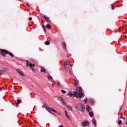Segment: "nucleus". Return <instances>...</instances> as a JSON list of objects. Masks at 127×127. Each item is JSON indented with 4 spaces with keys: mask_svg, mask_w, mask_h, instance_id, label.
<instances>
[{
    "mask_svg": "<svg viewBox=\"0 0 127 127\" xmlns=\"http://www.w3.org/2000/svg\"><path fill=\"white\" fill-rule=\"evenodd\" d=\"M91 108L90 107V106L89 105H87L86 106V111H87L88 112H90L91 110Z\"/></svg>",
    "mask_w": 127,
    "mask_h": 127,
    "instance_id": "18",
    "label": "nucleus"
},
{
    "mask_svg": "<svg viewBox=\"0 0 127 127\" xmlns=\"http://www.w3.org/2000/svg\"><path fill=\"white\" fill-rule=\"evenodd\" d=\"M46 110L48 111L49 113H51V114H52V115H54L53 113H55V114H57V115H59L60 116L61 115V113L57 112V111H56L55 109H54L53 108L46 107ZM51 112H53V113Z\"/></svg>",
    "mask_w": 127,
    "mask_h": 127,
    "instance_id": "4",
    "label": "nucleus"
},
{
    "mask_svg": "<svg viewBox=\"0 0 127 127\" xmlns=\"http://www.w3.org/2000/svg\"><path fill=\"white\" fill-rule=\"evenodd\" d=\"M21 100L18 99L17 100V104H21Z\"/></svg>",
    "mask_w": 127,
    "mask_h": 127,
    "instance_id": "25",
    "label": "nucleus"
},
{
    "mask_svg": "<svg viewBox=\"0 0 127 127\" xmlns=\"http://www.w3.org/2000/svg\"><path fill=\"white\" fill-rule=\"evenodd\" d=\"M61 92L63 94H66V91L64 90H62Z\"/></svg>",
    "mask_w": 127,
    "mask_h": 127,
    "instance_id": "26",
    "label": "nucleus"
},
{
    "mask_svg": "<svg viewBox=\"0 0 127 127\" xmlns=\"http://www.w3.org/2000/svg\"><path fill=\"white\" fill-rule=\"evenodd\" d=\"M7 71H9V69L7 67H3L1 69H0V74H2V75H4L5 72H7Z\"/></svg>",
    "mask_w": 127,
    "mask_h": 127,
    "instance_id": "6",
    "label": "nucleus"
},
{
    "mask_svg": "<svg viewBox=\"0 0 127 127\" xmlns=\"http://www.w3.org/2000/svg\"><path fill=\"white\" fill-rule=\"evenodd\" d=\"M76 91L79 92V93H81L83 92V89H82L81 87H77L76 89Z\"/></svg>",
    "mask_w": 127,
    "mask_h": 127,
    "instance_id": "11",
    "label": "nucleus"
},
{
    "mask_svg": "<svg viewBox=\"0 0 127 127\" xmlns=\"http://www.w3.org/2000/svg\"><path fill=\"white\" fill-rule=\"evenodd\" d=\"M69 71V74H70V75H72V73L71 72V70L68 69Z\"/></svg>",
    "mask_w": 127,
    "mask_h": 127,
    "instance_id": "31",
    "label": "nucleus"
},
{
    "mask_svg": "<svg viewBox=\"0 0 127 127\" xmlns=\"http://www.w3.org/2000/svg\"><path fill=\"white\" fill-rule=\"evenodd\" d=\"M32 71H35V68H32Z\"/></svg>",
    "mask_w": 127,
    "mask_h": 127,
    "instance_id": "36",
    "label": "nucleus"
},
{
    "mask_svg": "<svg viewBox=\"0 0 127 127\" xmlns=\"http://www.w3.org/2000/svg\"><path fill=\"white\" fill-rule=\"evenodd\" d=\"M74 87H76L78 86V80H74Z\"/></svg>",
    "mask_w": 127,
    "mask_h": 127,
    "instance_id": "17",
    "label": "nucleus"
},
{
    "mask_svg": "<svg viewBox=\"0 0 127 127\" xmlns=\"http://www.w3.org/2000/svg\"><path fill=\"white\" fill-rule=\"evenodd\" d=\"M69 66H71L72 67V66H73V64H69Z\"/></svg>",
    "mask_w": 127,
    "mask_h": 127,
    "instance_id": "38",
    "label": "nucleus"
},
{
    "mask_svg": "<svg viewBox=\"0 0 127 127\" xmlns=\"http://www.w3.org/2000/svg\"><path fill=\"white\" fill-rule=\"evenodd\" d=\"M122 120H120L119 122H118V125H119V126H121V125H122Z\"/></svg>",
    "mask_w": 127,
    "mask_h": 127,
    "instance_id": "27",
    "label": "nucleus"
},
{
    "mask_svg": "<svg viewBox=\"0 0 127 127\" xmlns=\"http://www.w3.org/2000/svg\"><path fill=\"white\" fill-rule=\"evenodd\" d=\"M46 27H47V28H48V29H51V25H50V24H48L46 25Z\"/></svg>",
    "mask_w": 127,
    "mask_h": 127,
    "instance_id": "22",
    "label": "nucleus"
},
{
    "mask_svg": "<svg viewBox=\"0 0 127 127\" xmlns=\"http://www.w3.org/2000/svg\"><path fill=\"white\" fill-rule=\"evenodd\" d=\"M59 101H60V102L62 103V104H63V105H64L66 106V107L67 108L68 110H69V111H71L72 112V111H73V109L72 108V107L69 105H66V102H65L64 101V100L63 99V98L62 97H59Z\"/></svg>",
    "mask_w": 127,
    "mask_h": 127,
    "instance_id": "3",
    "label": "nucleus"
},
{
    "mask_svg": "<svg viewBox=\"0 0 127 127\" xmlns=\"http://www.w3.org/2000/svg\"><path fill=\"white\" fill-rule=\"evenodd\" d=\"M42 26L43 27V29H44V31H45V32H46V28L45 27V26H44V24H42Z\"/></svg>",
    "mask_w": 127,
    "mask_h": 127,
    "instance_id": "23",
    "label": "nucleus"
},
{
    "mask_svg": "<svg viewBox=\"0 0 127 127\" xmlns=\"http://www.w3.org/2000/svg\"><path fill=\"white\" fill-rule=\"evenodd\" d=\"M57 85L58 87H61V83H60L58 80L57 81Z\"/></svg>",
    "mask_w": 127,
    "mask_h": 127,
    "instance_id": "20",
    "label": "nucleus"
},
{
    "mask_svg": "<svg viewBox=\"0 0 127 127\" xmlns=\"http://www.w3.org/2000/svg\"><path fill=\"white\" fill-rule=\"evenodd\" d=\"M89 115L91 118H93L94 117V113H93V112H89Z\"/></svg>",
    "mask_w": 127,
    "mask_h": 127,
    "instance_id": "19",
    "label": "nucleus"
},
{
    "mask_svg": "<svg viewBox=\"0 0 127 127\" xmlns=\"http://www.w3.org/2000/svg\"><path fill=\"white\" fill-rule=\"evenodd\" d=\"M92 124H93V125H94V126L96 127V126H97V123H96V121L95 120V119H92Z\"/></svg>",
    "mask_w": 127,
    "mask_h": 127,
    "instance_id": "21",
    "label": "nucleus"
},
{
    "mask_svg": "<svg viewBox=\"0 0 127 127\" xmlns=\"http://www.w3.org/2000/svg\"><path fill=\"white\" fill-rule=\"evenodd\" d=\"M120 119H123V120H126V118H125L123 116H121L120 117Z\"/></svg>",
    "mask_w": 127,
    "mask_h": 127,
    "instance_id": "30",
    "label": "nucleus"
},
{
    "mask_svg": "<svg viewBox=\"0 0 127 127\" xmlns=\"http://www.w3.org/2000/svg\"><path fill=\"white\" fill-rule=\"evenodd\" d=\"M68 65H70V62H69V60H67L64 64L65 68H67V66H68Z\"/></svg>",
    "mask_w": 127,
    "mask_h": 127,
    "instance_id": "9",
    "label": "nucleus"
},
{
    "mask_svg": "<svg viewBox=\"0 0 127 127\" xmlns=\"http://www.w3.org/2000/svg\"><path fill=\"white\" fill-rule=\"evenodd\" d=\"M41 72H43V73H46V69L44 67H41Z\"/></svg>",
    "mask_w": 127,
    "mask_h": 127,
    "instance_id": "14",
    "label": "nucleus"
},
{
    "mask_svg": "<svg viewBox=\"0 0 127 127\" xmlns=\"http://www.w3.org/2000/svg\"><path fill=\"white\" fill-rule=\"evenodd\" d=\"M0 54L2 56H3V57H6V54H8V55H9V56H10L11 57H13V56H14V55H13V54L4 49H1V52L0 53Z\"/></svg>",
    "mask_w": 127,
    "mask_h": 127,
    "instance_id": "1",
    "label": "nucleus"
},
{
    "mask_svg": "<svg viewBox=\"0 0 127 127\" xmlns=\"http://www.w3.org/2000/svg\"><path fill=\"white\" fill-rule=\"evenodd\" d=\"M26 63L27 67H28V66H29L30 68H32L33 67H34V66H35V64H31L30 62H29L28 61H26Z\"/></svg>",
    "mask_w": 127,
    "mask_h": 127,
    "instance_id": "7",
    "label": "nucleus"
},
{
    "mask_svg": "<svg viewBox=\"0 0 127 127\" xmlns=\"http://www.w3.org/2000/svg\"><path fill=\"white\" fill-rule=\"evenodd\" d=\"M66 117L67 118V119H69V120H70V116H69L68 115H67L66 116Z\"/></svg>",
    "mask_w": 127,
    "mask_h": 127,
    "instance_id": "32",
    "label": "nucleus"
},
{
    "mask_svg": "<svg viewBox=\"0 0 127 127\" xmlns=\"http://www.w3.org/2000/svg\"><path fill=\"white\" fill-rule=\"evenodd\" d=\"M111 8L112 9H113V10H114V9H115V6L113 5V4H111Z\"/></svg>",
    "mask_w": 127,
    "mask_h": 127,
    "instance_id": "29",
    "label": "nucleus"
},
{
    "mask_svg": "<svg viewBox=\"0 0 127 127\" xmlns=\"http://www.w3.org/2000/svg\"><path fill=\"white\" fill-rule=\"evenodd\" d=\"M16 71L18 72V73H19V74H20L21 76H24V74H23V72H22V71H21L20 69H16Z\"/></svg>",
    "mask_w": 127,
    "mask_h": 127,
    "instance_id": "12",
    "label": "nucleus"
},
{
    "mask_svg": "<svg viewBox=\"0 0 127 127\" xmlns=\"http://www.w3.org/2000/svg\"><path fill=\"white\" fill-rule=\"evenodd\" d=\"M69 96L70 97H72V96H74L75 98H79V96H78V92L76 91L72 92V91H69Z\"/></svg>",
    "mask_w": 127,
    "mask_h": 127,
    "instance_id": "5",
    "label": "nucleus"
},
{
    "mask_svg": "<svg viewBox=\"0 0 127 127\" xmlns=\"http://www.w3.org/2000/svg\"><path fill=\"white\" fill-rule=\"evenodd\" d=\"M29 20H30V21L32 20V18L29 17Z\"/></svg>",
    "mask_w": 127,
    "mask_h": 127,
    "instance_id": "34",
    "label": "nucleus"
},
{
    "mask_svg": "<svg viewBox=\"0 0 127 127\" xmlns=\"http://www.w3.org/2000/svg\"><path fill=\"white\" fill-rule=\"evenodd\" d=\"M2 90V88L1 87H0V91H1Z\"/></svg>",
    "mask_w": 127,
    "mask_h": 127,
    "instance_id": "37",
    "label": "nucleus"
},
{
    "mask_svg": "<svg viewBox=\"0 0 127 127\" xmlns=\"http://www.w3.org/2000/svg\"><path fill=\"white\" fill-rule=\"evenodd\" d=\"M26 5H27V6H29V4H28V3H27Z\"/></svg>",
    "mask_w": 127,
    "mask_h": 127,
    "instance_id": "35",
    "label": "nucleus"
},
{
    "mask_svg": "<svg viewBox=\"0 0 127 127\" xmlns=\"http://www.w3.org/2000/svg\"><path fill=\"white\" fill-rule=\"evenodd\" d=\"M48 79L49 81H50L51 82H52L53 81V78L50 75H48Z\"/></svg>",
    "mask_w": 127,
    "mask_h": 127,
    "instance_id": "15",
    "label": "nucleus"
},
{
    "mask_svg": "<svg viewBox=\"0 0 127 127\" xmlns=\"http://www.w3.org/2000/svg\"><path fill=\"white\" fill-rule=\"evenodd\" d=\"M84 102H85V103H87V102H88V99H86L84 100Z\"/></svg>",
    "mask_w": 127,
    "mask_h": 127,
    "instance_id": "33",
    "label": "nucleus"
},
{
    "mask_svg": "<svg viewBox=\"0 0 127 127\" xmlns=\"http://www.w3.org/2000/svg\"><path fill=\"white\" fill-rule=\"evenodd\" d=\"M0 52H1V50H0Z\"/></svg>",
    "mask_w": 127,
    "mask_h": 127,
    "instance_id": "42",
    "label": "nucleus"
},
{
    "mask_svg": "<svg viewBox=\"0 0 127 127\" xmlns=\"http://www.w3.org/2000/svg\"><path fill=\"white\" fill-rule=\"evenodd\" d=\"M44 107H46V108H48V107H47V105L46 104V103H44Z\"/></svg>",
    "mask_w": 127,
    "mask_h": 127,
    "instance_id": "28",
    "label": "nucleus"
},
{
    "mask_svg": "<svg viewBox=\"0 0 127 127\" xmlns=\"http://www.w3.org/2000/svg\"><path fill=\"white\" fill-rule=\"evenodd\" d=\"M45 45H50V42L49 41H47L45 42Z\"/></svg>",
    "mask_w": 127,
    "mask_h": 127,
    "instance_id": "24",
    "label": "nucleus"
},
{
    "mask_svg": "<svg viewBox=\"0 0 127 127\" xmlns=\"http://www.w3.org/2000/svg\"><path fill=\"white\" fill-rule=\"evenodd\" d=\"M19 0V1H21V0Z\"/></svg>",
    "mask_w": 127,
    "mask_h": 127,
    "instance_id": "40",
    "label": "nucleus"
},
{
    "mask_svg": "<svg viewBox=\"0 0 127 127\" xmlns=\"http://www.w3.org/2000/svg\"><path fill=\"white\" fill-rule=\"evenodd\" d=\"M65 114H67V111H65Z\"/></svg>",
    "mask_w": 127,
    "mask_h": 127,
    "instance_id": "41",
    "label": "nucleus"
},
{
    "mask_svg": "<svg viewBox=\"0 0 127 127\" xmlns=\"http://www.w3.org/2000/svg\"><path fill=\"white\" fill-rule=\"evenodd\" d=\"M89 124L88 121H84L81 123V125L83 127H89Z\"/></svg>",
    "mask_w": 127,
    "mask_h": 127,
    "instance_id": "8",
    "label": "nucleus"
},
{
    "mask_svg": "<svg viewBox=\"0 0 127 127\" xmlns=\"http://www.w3.org/2000/svg\"><path fill=\"white\" fill-rule=\"evenodd\" d=\"M62 45L64 49V50H65L66 51H67V49H66V43H65V42H63L62 43Z\"/></svg>",
    "mask_w": 127,
    "mask_h": 127,
    "instance_id": "10",
    "label": "nucleus"
},
{
    "mask_svg": "<svg viewBox=\"0 0 127 127\" xmlns=\"http://www.w3.org/2000/svg\"><path fill=\"white\" fill-rule=\"evenodd\" d=\"M78 95V98H82L83 97V92H79Z\"/></svg>",
    "mask_w": 127,
    "mask_h": 127,
    "instance_id": "16",
    "label": "nucleus"
},
{
    "mask_svg": "<svg viewBox=\"0 0 127 127\" xmlns=\"http://www.w3.org/2000/svg\"><path fill=\"white\" fill-rule=\"evenodd\" d=\"M43 18H45L47 22H50V20L49 19V18L48 17H47L46 15L43 16Z\"/></svg>",
    "mask_w": 127,
    "mask_h": 127,
    "instance_id": "13",
    "label": "nucleus"
},
{
    "mask_svg": "<svg viewBox=\"0 0 127 127\" xmlns=\"http://www.w3.org/2000/svg\"><path fill=\"white\" fill-rule=\"evenodd\" d=\"M67 115H68V114L67 113H66L65 116H67Z\"/></svg>",
    "mask_w": 127,
    "mask_h": 127,
    "instance_id": "39",
    "label": "nucleus"
},
{
    "mask_svg": "<svg viewBox=\"0 0 127 127\" xmlns=\"http://www.w3.org/2000/svg\"><path fill=\"white\" fill-rule=\"evenodd\" d=\"M76 108L79 112L84 113V111H85V105L81 103H78L77 104Z\"/></svg>",
    "mask_w": 127,
    "mask_h": 127,
    "instance_id": "2",
    "label": "nucleus"
},
{
    "mask_svg": "<svg viewBox=\"0 0 127 127\" xmlns=\"http://www.w3.org/2000/svg\"><path fill=\"white\" fill-rule=\"evenodd\" d=\"M126 125H127V123H126Z\"/></svg>",
    "mask_w": 127,
    "mask_h": 127,
    "instance_id": "43",
    "label": "nucleus"
}]
</instances>
